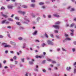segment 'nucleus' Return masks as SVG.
<instances>
[{"mask_svg":"<svg viewBox=\"0 0 76 76\" xmlns=\"http://www.w3.org/2000/svg\"><path fill=\"white\" fill-rule=\"evenodd\" d=\"M24 22H23V23H26V24H28L30 22L29 19L27 18L26 16L24 17Z\"/></svg>","mask_w":76,"mask_h":76,"instance_id":"f257e3e1","label":"nucleus"},{"mask_svg":"<svg viewBox=\"0 0 76 76\" xmlns=\"http://www.w3.org/2000/svg\"><path fill=\"white\" fill-rule=\"evenodd\" d=\"M2 45H4V48H7V47H11V46L9 45H7V43H2Z\"/></svg>","mask_w":76,"mask_h":76,"instance_id":"f03ea898","label":"nucleus"},{"mask_svg":"<svg viewBox=\"0 0 76 76\" xmlns=\"http://www.w3.org/2000/svg\"><path fill=\"white\" fill-rule=\"evenodd\" d=\"M47 42L48 45H54V43H53V42L49 40L47 41Z\"/></svg>","mask_w":76,"mask_h":76,"instance_id":"7ed1b4c3","label":"nucleus"},{"mask_svg":"<svg viewBox=\"0 0 76 76\" xmlns=\"http://www.w3.org/2000/svg\"><path fill=\"white\" fill-rule=\"evenodd\" d=\"M53 27L56 29H59L60 28V26H57V25H53Z\"/></svg>","mask_w":76,"mask_h":76,"instance_id":"20e7f679","label":"nucleus"},{"mask_svg":"<svg viewBox=\"0 0 76 76\" xmlns=\"http://www.w3.org/2000/svg\"><path fill=\"white\" fill-rule=\"evenodd\" d=\"M18 13H19L23 14V15H24V14H25V13H26V12H23L21 11H18Z\"/></svg>","mask_w":76,"mask_h":76,"instance_id":"39448f33","label":"nucleus"},{"mask_svg":"<svg viewBox=\"0 0 76 76\" xmlns=\"http://www.w3.org/2000/svg\"><path fill=\"white\" fill-rule=\"evenodd\" d=\"M1 13L2 16H3V17H4V18H7V16L4 14L2 12H1Z\"/></svg>","mask_w":76,"mask_h":76,"instance_id":"423d86ee","label":"nucleus"},{"mask_svg":"<svg viewBox=\"0 0 76 76\" xmlns=\"http://www.w3.org/2000/svg\"><path fill=\"white\" fill-rule=\"evenodd\" d=\"M67 40L68 41H70V40H71V39L69 38H66V39H65L64 40L63 42H64L65 41H67Z\"/></svg>","mask_w":76,"mask_h":76,"instance_id":"0eeeda50","label":"nucleus"},{"mask_svg":"<svg viewBox=\"0 0 76 76\" xmlns=\"http://www.w3.org/2000/svg\"><path fill=\"white\" fill-rule=\"evenodd\" d=\"M38 65H36V68L34 69V71H35V72H38Z\"/></svg>","mask_w":76,"mask_h":76,"instance_id":"6e6552de","label":"nucleus"},{"mask_svg":"<svg viewBox=\"0 0 76 76\" xmlns=\"http://www.w3.org/2000/svg\"><path fill=\"white\" fill-rule=\"evenodd\" d=\"M70 31L72 32L70 34V35L71 36H73V32H74V30H70Z\"/></svg>","mask_w":76,"mask_h":76,"instance_id":"1a4fd4ad","label":"nucleus"},{"mask_svg":"<svg viewBox=\"0 0 76 76\" xmlns=\"http://www.w3.org/2000/svg\"><path fill=\"white\" fill-rule=\"evenodd\" d=\"M7 7L9 9H12V8H13V6L12 5H9Z\"/></svg>","mask_w":76,"mask_h":76,"instance_id":"9d476101","label":"nucleus"},{"mask_svg":"<svg viewBox=\"0 0 76 76\" xmlns=\"http://www.w3.org/2000/svg\"><path fill=\"white\" fill-rule=\"evenodd\" d=\"M53 16H54V17H56V18H59V17H60L59 15H57L56 14H53Z\"/></svg>","mask_w":76,"mask_h":76,"instance_id":"9b49d317","label":"nucleus"},{"mask_svg":"<svg viewBox=\"0 0 76 76\" xmlns=\"http://www.w3.org/2000/svg\"><path fill=\"white\" fill-rule=\"evenodd\" d=\"M23 45L22 47V48H26V43H24L23 44Z\"/></svg>","mask_w":76,"mask_h":76,"instance_id":"f8f14e48","label":"nucleus"},{"mask_svg":"<svg viewBox=\"0 0 76 76\" xmlns=\"http://www.w3.org/2000/svg\"><path fill=\"white\" fill-rule=\"evenodd\" d=\"M15 6H17V5H18L19 4V6H21V4L20 3H15Z\"/></svg>","mask_w":76,"mask_h":76,"instance_id":"ddd939ff","label":"nucleus"},{"mask_svg":"<svg viewBox=\"0 0 76 76\" xmlns=\"http://www.w3.org/2000/svg\"><path fill=\"white\" fill-rule=\"evenodd\" d=\"M42 57L41 56H36V58H41Z\"/></svg>","mask_w":76,"mask_h":76,"instance_id":"4468645a","label":"nucleus"},{"mask_svg":"<svg viewBox=\"0 0 76 76\" xmlns=\"http://www.w3.org/2000/svg\"><path fill=\"white\" fill-rule=\"evenodd\" d=\"M6 20H4L1 22V23L2 24H4V23H6Z\"/></svg>","mask_w":76,"mask_h":76,"instance_id":"2eb2a0df","label":"nucleus"},{"mask_svg":"<svg viewBox=\"0 0 76 76\" xmlns=\"http://www.w3.org/2000/svg\"><path fill=\"white\" fill-rule=\"evenodd\" d=\"M37 33V31H35L33 33V35H35Z\"/></svg>","mask_w":76,"mask_h":76,"instance_id":"dca6fc26","label":"nucleus"},{"mask_svg":"<svg viewBox=\"0 0 76 76\" xmlns=\"http://www.w3.org/2000/svg\"><path fill=\"white\" fill-rule=\"evenodd\" d=\"M22 7L23 8H27V7H28L26 5H23L22 6Z\"/></svg>","mask_w":76,"mask_h":76,"instance_id":"f3484780","label":"nucleus"},{"mask_svg":"<svg viewBox=\"0 0 76 76\" xmlns=\"http://www.w3.org/2000/svg\"><path fill=\"white\" fill-rule=\"evenodd\" d=\"M60 22H56L55 23V25H58V24H60Z\"/></svg>","mask_w":76,"mask_h":76,"instance_id":"a211bd4d","label":"nucleus"},{"mask_svg":"<svg viewBox=\"0 0 76 76\" xmlns=\"http://www.w3.org/2000/svg\"><path fill=\"white\" fill-rule=\"evenodd\" d=\"M66 69L67 71H69V70H70V67H67Z\"/></svg>","mask_w":76,"mask_h":76,"instance_id":"6ab92c4d","label":"nucleus"},{"mask_svg":"<svg viewBox=\"0 0 76 76\" xmlns=\"http://www.w3.org/2000/svg\"><path fill=\"white\" fill-rule=\"evenodd\" d=\"M58 76V75L57 74L55 73L54 74L53 76ZM58 76H60V75L59 74L58 75Z\"/></svg>","mask_w":76,"mask_h":76,"instance_id":"aec40b11","label":"nucleus"},{"mask_svg":"<svg viewBox=\"0 0 76 76\" xmlns=\"http://www.w3.org/2000/svg\"><path fill=\"white\" fill-rule=\"evenodd\" d=\"M30 6L32 7H35V4H32L30 5Z\"/></svg>","mask_w":76,"mask_h":76,"instance_id":"412c9836","label":"nucleus"},{"mask_svg":"<svg viewBox=\"0 0 76 76\" xmlns=\"http://www.w3.org/2000/svg\"><path fill=\"white\" fill-rule=\"evenodd\" d=\"M16 23L18 25L20 26V23L19 22H16Z\"/></svg>","mask_w":76,"mask_h":76,"instance_id":"4be33fe9","label":"nucleus"},{"mask_svg":"<svg viewBox=\"0 0 76 76\" xmlns=\"http://www.w3.org/2000/svg\"><path fill=\"white\" fill-rule=\"evenodd\" d=\"M8 20H9L10 21H12V22L13 21V19H11V18H8Z\"/></svg>","mask_w":76,"mask_h":76,"instance_id":"5701e85b","label":"nucleus"},{"mask_svg":"<svg viewBox=\"0 0 76 76\" xmlns=\"http://www.w3.org/2000/svg\"><path fill=\"white\" fill-rule=\"evenodd\" d=\"M44 4V3L42 2H40L39 3V4L40 5H43Z\"/></svg>","mask_w":76,"mask_h":76,"instance_id":"b1692460","label":"nucleus"},{"mask_svg":"<svg viewBox=\"0 0 76 76\" xmlns=\"http://www.w3.org/2000/svg\"><path fill=\"white\" fill-rule=\"evenodd\" d=\"M56 37L57 38H58V39H60V37L58 35H56Z\"/></svg>","mask_w":76,"mask_h":76,"instance_id":"393cba45","label":"nucleus"},{"mask_svg":"<svg viewBox=\"0 0 76 76\" xmlns=\"http://www.w3.org/2000/svg\"><path fill=\"white\" fill-rule=\"evenodd\" d=\"M39 19H40V18L39 17H38L37 19V22H39Z\"/></svg>","mask_w":76,"mask_h":76,"instance_id":"a878e982","label":"nucleus"},{"mask_svg":"<svg viewBox=\"0 0 76 76\" xmlns=\"http://www.w3.org/2000/svg\"><path fill=\"white\" fill-rule=\"evenodd\" d=\"M74 25H75V23H73L71 25L70 27H73Z\"/></svg>","mask_w":76,"mask_h":76,"instance_id":"bb28decb","label":"nucleus"},{"mask_svg":"<svg viewBox=\"0 0 76 76\" xmlns=\"http://www.w3.org/2000/svg\"><path fill=\"white\" fill-rule=\"evenodd\" d=\"M4 9H5V8L3 7H2L1 8V10H4Z\"/></svg>","mask_w":76,"mask_h":76,"instance_id":"cd10ccee","label":"nucleus"},{"mask_svg":"<svg viewBox=\"0 0 76 76\" xmlns=\"http://www.w3.org/2000/svg\"><path fill=\"white\" fill-rule=\"evenodd\" d=\"M29 64H34V63H33V62L32 61H30L29 62Z\"/></svg>","mask_w":76,"mask_h":76,"instance_id":"c85d7f7f","label":"nucleus"},{"mask_svg":"<svg viewBox=\"0 0 76 76\" xmlns=\"http://www.w3.org/2000/svg\"><path fill=\"white\" fill-rule=\"evenodd\" d=\"M75 10V9L74 8H72L71 10H70V12H73Z\"/></svg>","mask_w":76,"mask_h":76,"instance_id":"c756f323","label":"nucleus"},{"mask_svg":"<svg viewBox=\"0 0 76 76\" xmlns=\"http://www.w3.org/2000/svg\"><path fill=\"white\" fill-rule=\"evenodd\" d=\"M62 51H66V50L65 49H64V48H62Z\"/></svg>","mask_w":76,"mask_h":76,"instance_id":"7c9ffc66","label":"nucleus"},{"mask_svg":"<svg viewBox=\"0 0 76 76\" xmlns=\"http://www.w3.org/2000/svg\"><path fill=\"white\" fill-rule=\"evenodd\" d=\"M45 60H44L42 62V64H45Z\"/></svg>","mask_w":76,"mask_h":76,"instance_id":"2f4dec72","label":"nucleus"},{"mask_svg":"<svg viewBox=\"0 0 76 76\" xmlns=\"http://www.w3.org/2000/svg\"><path fill=\"white\" fill-rule=\"evenodd\" d=\"M74 73L75 74V73H76V69L74 68Z\"/></svg>","mask_w":76,"mask_h":76,"instance_id":"473e14b6","label":"nucleus"},{"mask_svg":"<svg viewBox=\"0 0 76 76\" xmlns=\"http://www.w3.org/2000/svg\"><path fill=\"white\" fill-rule=\"evenodd\" d=\"M47 60H48V61H50V62L52 61V60H51L49 58H48L47 59Z\"/></svg>","mask_w":76,"mask_h":76,"instance_id":"72a5a7b5","label":"nucleus"},{"mask_svg":"<svg viewBox=\"0 0 76 76\" xmlns=\"http://www.w3.org/2000/svg\"><path fill=\"white\" fill-rule=\"evenodd\" d=\"M15 67V66L13 65H11V68H13V67Z\"/></svg>","mask_w":76,"mask_h":76,"instance_id":"f704fd0d","label":"nucleus"},{"mask_svg":"<svg viewBox=\"0 0 76 76\" xmlns=\"http://www.w3.org/2000/svg\"><path fill=\"white\" fill-rule=\"evenodd\" d=\"M21 60L23 63L24 62V58H21Z\"/></svg>","mask_w":76,"mask_h":76,"instance_id":"c9c22d12","label":"nucleus"},{"mask_svg":"<svg viewBox=\"0 0 76 76\" xmlns=\"http://www.w3.org/2000/svg\"><path fill=\"white\" fill-rule=\"evenodd\" d=\"M45 36L46 37V38H48V35H47V34H46V33H45Z\"/></svg>","mask_w":76,"mask_h":76,"instance_id":"e433bc0d","label":"nucleus"},{"mask_svg":"<svg viewBox=\"0 0 76 76\" xmlns=\"http://www.w3.org/2000/svg\"><path fill=\"white\" fill-rule=\"evenodd\" d=\"M15 19H16V20H19V18L17 17H15Z\"/></svg>","mask_w":76,"mask_h":76,"instance_id":"4c0bfd02","label":"nucleus"},{"mask_svg":"<svg viewBox=\"0 0 76 76\" xmlns=\"http://www.w3.org/2000/svg\"><path fill=\"white\" fill-rule=\"evenodd\" d=\"M33 74L34 76H36L37 75V74L34 72Z\"/></svg>","mask_w":76,"mask_h":76,"instance_id":"58836bf2","label":"nucleus"},{"mask_svg":"<svg viewBox=\"0 0 76 76\" xmlns=\"http://www.w3.org/2000/svg\"><path fill=\"white\" fill-rule=\"evenodd\" d=\"M65 37H68V34H66V33H65Z\"/></svg>","mask_w":76,"mask_h":76,"instance_id":"ea45409f","label":"nucleus"},{"mask_svg":"<svg viewBox=\"0 0 76 76\" xmlns=\"http://www.w3.org/2000/svg\"><path fill=\"white\" fill-rule=\"evenodd\" d=\"M75 65H76V62H75L73 64V66H74L75 67V68H76V66H75Z\"/></svg>","mask_w":76,"mask_h":76,"instance_id":"a19ab883","label":"nucleus"},{"mask_svg":"<svg viewBox=\"0 0 76 76\" xmlns=\"http://www.w3.org/2000/svg\"><path fill=\"white\" fill-rule=\"evenodd\" d=\"M54 32L55 33H58V31L56 30H54Z\"/></svg>","mask_w":76,"mask_h":76,"instance_id":"79ce46f5","label":"nucleus"},{"mask_svg":"<svg viewBox=\"0 0 76 76\" xmlns=\"http://www.w3.org/2000/svg\"><path fill=\"white\" fill-rule=\"evenodd\" d=\"M41 8L42 9H45V7L44 6H43Z\"/></svg>","mask_w":76,"mask_h":76,"instance_id":"37998d69","label":"nucleus"},{"mask_svg":"<svg viewBox=\"0 0 76 76\" xmlns=\"http://www.w3.org/2000/svg\"><path fill=\"white\" fill-rule=\"evenodd\" d=\"M18 39L19 40H22V39H23V38L22 37H19L18 38Z\"/></svg>","mask_w":76,"mask_h":76,"instance_id":"c03bdc74","label":"nucleus"},{"mask_svg":"<svg viewBox=\"0 0 76 76\" xmlns=\"http://www.w3.org/2000/svg\"><path fill=\"white\" fill-rule=\"evenodd\" d=\"M42 71L44 72H46V70H45V69H42Z\"/></svg>","mask_w":76,"mask_h":76,"instance_id":"a18cd8bd","label":"nucleus"},{"mask_svg":"<svg viewBox=\"0 0 76 76\" xmlns=\"http://www.w3.org/2000/svg\"><path fill=\"white\" fill-rule=\"evenodd\" d=\"M13 58L14 60H16V56H14V57Z\"/></svg>","mask_w":76,"mask_h":76,"instance_id":"49530a36","label":"nucleus"},{"mask_svg":"<svg viewBox=\"0 0 76 76\" xmlns=\"http://www.w3.org/2000/svg\"><path fill=\"white\" fill-rule=\"evenodd\" d=\"M45 45V43H43L42 45V46L43 47H44Z\"/></svg>","mask_w":76,"mask_h":76,"instance_id":"de8ad7c7","label":"nucleus"},{"mask_svg":"<svg viewBox=\"0 0 76 76\" xmlns=\"http://www.w3.org/2000/svg\"><path fill=\"white\" fill-rule=\"evenodd\" d=\"M19 28L20 29H23V27H21V26H20L19 27Z\"/></svg>","mask_w":76,"mask_h":76,"instance_id":"09e8293b","label":"nucleus"},{"mask_svg":"<svg viewBox=\"0 0 76 76\" xmlns=\"http://www.w3.org/2000/svg\"><path fill=\"white\" fill-rule=\"evenodd\" d=\"M31 2L32 3H34V2H35V0H31Z\"/></svg>","mask_w":76,"mask_h":76,"instance_id":"8fccbe9b","label":"nucleus"},{"mask_svg":"<svg viewBox=\"0 0 76 76\" xmlns=\"http://www.w3.org/2000/svg\"><path fill=\"white\" fill-rule=\"evenodd\" d=\"M28 72H26V74L25 75V76H28Z\"/></svg>","mask_w":76,"mask_h":76,"instance_id":"3c124183","label":"nucleus"},{"mask_svg":"<svg viewBox=\"0 0 76 76\" xmlns=\"http://www.w3.org/2000/svg\"><path fill=\"white\" fill-rule=\"evenodd\" d=\"M5 54H7V53H8V50L5 51Z\"/></svg>","mask_w":76,"mask_h":76,"instance_id":"603ef678","label":"nucleus"},{"mask_svg":"<svg viewBox=\"0 0 76 76\" xmlns=\"http://www.w3.org/2000/svg\"><path fill=\"white\" fill-rule=\"evenodd\" d=\"M48 16L49 18H51V15H49Z\"/></svg>","mask_w":76,"mask_h":76,"instance_id":"864d4df0","label":"nucleus"},{"mask_svg":"<svg viewBox=\"0 0 76 76\" xmlns=\"http://www.w3.org/2000/svg\"><path fill=\"white\" fill-rule=\"evenodd\" d=\"M6 24H8V23H9L10 22L9 21H7L5 22Z\"/></svg>","mask_w":76,"mask_h":76,"instance_id":"5fc2aeb1","label":"nucleus"},{"mask_svg":"<svg viewBox=\"0 0 76 76\" xmlns=\"http://www.w3.org/2000/svg\"><path fill=\"white\" fill-rule=\"evenodd\" d=\"M35 42H39V41L38 40H35Z\"/></svg>","mask_w":76,"mask_h":76,"instance_id":"6e6d98bb","label":"nucleus"},{"mask_svg":"<svg viewBox=\"0 0 76 76\" xmlns=\"http://www.w3.org/2000/svg\"><path fill=\"white\" fill-rule=\"evenodd\" d=\"M73 44H74L75 45H76V41H75L74 42H73Z\"/></svg>","mask_w":76,"mask_h":76,"instance_id":"4d7b16f0","label":"nucleus"},{"mask_svg":"<svg viewBox=\"0 0 76 76\" xmlns=\"http://www.w3.org/2000/svg\"><path fill=\"white\" fill-rule=\"evenodd\" d=\"M15 64H18V61H15Z\"/></svg>","mask_w":76,"mask_h":76,"instance_id":"13d9d810","label":"nucleus"},{"mask_svg":"<svg viewBox=\"0 0 76 76\" xmlns=\"http://www.w3.org/2000/svg\"><path fill=\"white\" fill-rule=\"evenodd\" d=\"M10 44H13V43H14V42H13L12 41H11L10 42Z\"/></svg>","mask_w":76,"mask_h":76,"instance_id":"bf43d9fd","label":"nucleus"},{"mask_svg":"<svg viewBox=\"0 0 76 76\" xmlns=\"http://www.w3.org/2000/svg\"><path fill=\"white\" fill-rule=\"evenodd\" d=\"M48 70L51 71V68H48Z\"/></svg>","mask_w":76,"mask_h":76,"instance_id":"052dcab7","label":"nucleus"},{"mask_svg":"<svg viewBox=\"0 0 76 76\" xmlns=\"http://www.w3.org/2000/svg\"><path fill=\"white\" fill-rule=\"evenodd\" d=\"M72 50V51L73 52H74L75 51V48H73Z\"/></svg>","mask_w":76,"mask_h":76,"instance_id":"680f3d73","label":"nucleus"},{"mask_svg":"<svg viewBox=\"0 0 76 76\" xmlns=\"http://www.w3.org/2000/svg\"><path fill=\"white\" fill-rule=\"evenodd\" d=\"M52 63L53 64L56 63V61H53Z\"/></svg>","mask_w":76,"mask_h":76,"instance_id":"e2e57ef3","label":"nucleus"},{"mask_svg":"<svg viewBox=\"0 0 76 76\" xmlns=\"http://www.w3.org/2000/svg\"><path fill=\"white\" fill-rule=\"evenodd\" d=\"M7 68H8V67H7V66H6L4 67V69H7Z\"/></svg>","mask_w":76,"mask_h":76,"instance_id":"0e129e2a","label":"nucleus"},{"mask_svg":"<svg viewBox=\"0 0 76 76\" xmlns=\"http://www.w3.org/2000/svg\"><path fill=\"white\" fill-rule=\"evenodd\" d=\"M57 50L58 51H60V49L58 48L57 49Z\"/></svg>","mask_w":76,"mask_h":76,"instance_id":"69168bd1","label":"nucleus"},{"mask_svg":"<svg viewBox=\"0 0 76 76\" xmlns=\"http://www.w3.org/2000/svg\"><path fill=\"white\" fill-rule=\"evenodd\" d=\"M1 64L0 63V68H1Z\"/></svg>","mask_w":76,"mask_h":76,"instance_id":"338daca9","label":"nucleus"},{"mask_svg":"<svg viewBox=\"0 0 76 76\" xmlns=\"http://www.w3.org/2000/svg\"><path fill=\"white\" fill-rule=\"evenodd\" d=\"M50 37H53V35L52 34H51L50 35Z\"/></svg>","mask_w":76,"mask_h":76,"instance_id":"774afa93","label":"nucleus"}]
</instances>
